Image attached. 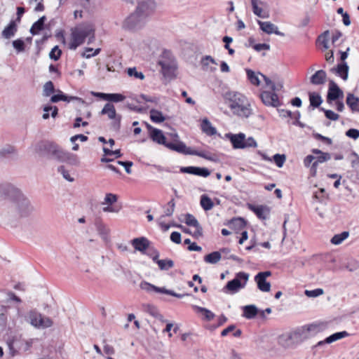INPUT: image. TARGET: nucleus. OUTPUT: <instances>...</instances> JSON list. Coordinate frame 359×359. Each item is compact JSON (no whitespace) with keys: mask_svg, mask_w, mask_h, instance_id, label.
I'll return each instance as SVG.
<instances>
[{"mask_svg":"<svg viewBox=\"0 0 359 359\" xmlns=\"http://www.w3.org/2000/svg\"><path fill=\"white\" fill-rule=\"evenodd\" d=\"M0 209L13 216L27 217L32 211L28 198L11 184L0 185Z\"/></svg>","mask_w":359,"mask_h":359,"instance_id":"obj_1","label":"nucleus"},{"mask_svg":"<svg viewBox=\"0 0 359 359\" xmlns=\"http://www.w3.org/2000/svg\"><path fill=\"white\" fill-rule=\"evenodd\" d=\"M225 100L232 113L241 118H248L252 114L250 104L247 97L237 91L225 93Z\"/></svg>","mask_w":359,"mask_h":359,"instance_id":"obj_2","label":"nucleus"},{"mask_svg":"<svg viewBox=\"0 0 359 359\" xmlns=\"http://www.w3.org/2000/svg\"><path fill=\"white\" fill-rule=\"evenodd\" d=\"M89 36L88 43L95 38V29L90 23L81 24L72 29L71 42L69 48L76 50L78 46L83 44L86 38Z\"/></svg>","mask_w":359,"mask_h":359,"instance_id":"obj_3","label":"nucleus"},{"mask_svg":"<svg viewBox=\"0 0 359 359\" xmlns=\"http://www.w3.org/2000/svg\"><path fill=\"white\" fill-rule=\"evenodd\" d=\"M309 330L305 329L283 334L278 338V344L284 348L294 347L307 337Z\"/></svg>","mask_w":359,"mask_h":359,"instance_id":"obj_4","label":"nucleus"},{"mask_svg":"<svg viewBox=\"0 0 359 359\" xmlns=\"http://www.w3.org/2000/svg\"><path fill=\"white\" fill-rule=\"evenodd\" d=\"M147 126L150 130V137L151 140L159 144H163L167 148L172 151H175L174 149L175 147H177L180 144H183L182 142L178 140L179 136L177 133L170 134L173 139V142H167L166 137L163 135L162 130L154 128L149 124H147Z\"/></svg>","mask_w":359,"mask_h":359,"instance_id":"obj_5","label":"nucleus"},{"mask_svg":"<svg viewBox=\"0 0 359 359\" xmlns=\"http://www.w3.org/2000/svg\"><path fill=\"white\" fill-rule=\"evenodd\" d=\"M226 137L231 141L233 147L236 149L257 147V143L252 137L246 138L245 135L243 133L238 134L227 133Z\"/></svg>","mask_w":359,"mask_h":359,"instance_id":"obj_6","label":"nucleus"},{"mask_svg":"<svg viewBox=\"0 0 359 359\" xmlns=\"http://www.w3.org/2000/svg\"><path fill=\"white\" fill-rule=\"evenodd\" d=\"M26 320L36 329H46L53 325V320L49 317L44 316L34 310L27 313Z\"/></svg>","mask_w":359,"mask_h":359,"instance_id":"obj_7","label":"nucleus"},{"mask_svg":"<svg viewBox=\"0 0 359 359\" xmlns=\"http://www.w3.org/2000/svg\"><path fill=\"white\" fill-rule=\"evenodd\" d=\"M164 76L172 78L175 76L177 63L173 56L169 52H164L158 62Z\"/></svg>","mask_w":359,"mask_h":359,"instance_id":"obj_8","label":"nucleus"},{"mask_svg":"<svg viewBox=\"0 0 359 359\" xmlns=\"http://www.w3.org/2000/svg\"><path fill=\"white\" fill-rule=\"evenodd\" d=\"M145 21L146 20L142 16L134 11L124 20L122 27L126 30L135 31L142 28L144 25Z\"/></svg>","mask_w":359,"mask_h":359,"instance_id":"obj_9","label":"nucleus"},{"mask_svg":"<svg viewBox=\"0 0 359 359\" xmlns=\"http://www.w3.org/2000/svg\"><path fill=\"white\" fill-rule=\"evenodd\" d=\"M249 279V274L245 272H239L236 277L229 281L225 287L228 291L235 293L240 289L243 288Z\"/></svg>","mask_w":359,"mask_h":359,"instance_id":"obj_10","label":"nucleus"},{"mask_svg":"<svg viewBox=\"0 0 359 359\" xmlns=\"http://www.w3.org/2000/svg\"><path fill=\"white\" fill-rule=\"evenodd\" d=\"M56 144L49 142H40L32 146V150L40 156L50 155L55 151Z\"/></svg>","mask_w":359,"mask_h":359,"instance_id":"obj_11","label":"nucleus"},{"mask_svg":"<svg viewBox=\"0 0 359 359\" xmlns=\"http://www.w3.org/2000/svg\"><path fill=\"white\" fill-rule=\"evenodd\" d=\"M156 8V4L153 0H143L139 1L135 12L142 16L144 20L150 15Z\"/></svg>","mask_w":359,"mask_h":359,"instance_id":"obj_12","label":"nucleus"},{"mask_svg":"<svg viewBox=\"0 0 359 359\" xmlns=\"http://www.w3.org/2000/svg\"><path fill=\"white\" fill-rule=\"evenodd\" d=\"M174 149H175V151L180 154L195 155L202 157L207 160L215 161V158L209 154L205 153L204 151H198L196 150H192L191 148L187 147L184 142L183 144H180L177 147H175Z\"/></svg>","mask_w":359,"mask_h":359,"instance_id":"obj_13","label":"nucleus"},{"mask_svg":"<svg viewBox=\"0 0 359 359\" xmlns=\"http://www.w3.org/2000/svg\"><path fill=\"white\" fill-rule=\"evenodd\" d=\"M140 287L146 291L150 292L154 290L156 292L163 293L166 294H169L177 298H182L186 294H177L172 290H167L165 287H158L155 285H153L147 282H142L140 283Z\"/></svg>","mask_w":359,"mask_h":359,"instance_id":"obj_14","label":"nucleus"},{"mask_svg":"<svg viewBox=\"0 0 359 359\" xmlns=\"http://www.w3.org/2000/svg\"><path fill=\"white\" fill-rule=\"evenodd\" d=\"M260 98L265 105L273 107H276L280 105L278 97L275 91L264 90L260 94Z\"/></svg>","mask_w":359,"mask_h":359,"instance_id":"obj_15","label":"nucleus"},{"mask_svg":"<svg viewBox=\"0 0 359 359\" xmlns=\"http://www.w3.org/2000/svg\"><path fill=\"white\" fill-rule=\"evenodd\" d=\"M101 114L107 115L109 119H116L114 126L116 129L120 127L121 116H116V112L114 106L111 103H107L101 111Z\"/></svg>","mask_w":359,"mask_h":359,"instance_id":"obj_16","label":"nucleus"},{"mask_svg":"<svg viewBox=\"0 0 359 359\" xmlns=\"http://www.w3.org/2000/svg\"><path fill=\"white\" fill-rule=\"evenodd\" d=\"M180 171L183 173L192 174L204 177H207L210 175V172L208 168L194 166L182 167Z\"/></svg>","mask_w":359,"mask_h":359,"instance_id":"obj_17","label":"nucleus"},{"mask_svg":"<svg viewBox=\"0 0 359 359\" xmlns=\"http://www.w3.org/2000/svg\"><path fill=\"white\" fill-rule=\"evenodd\" d=\"M343 96V92L338 87V86L333 81H330L329 90L327 95V100L328 102L336 100L340 97Z\"/></svg>","mask_w":359,"mask_h":359,"instance_id":"obj_18","label":"nucleus"},{"mask_svg":"<svg viewBox=\"0 0 359 359\" xmlns=\"http://www.w3.org/2000/svg\"><path fill=\"white\" fill-rule=\"evenodd\" d=\"M251 4L252 11L255 15L262 18H269V13L263 8V6L265 5L264 2L261 0H251Z\"/></svg>","mask_w":359,"mask_h":359,"instance_id":"obj_19","label":"nucleus"},{"mask_svg":"<svg viewBox=\"0 0 359 359\" xmlns=\"http://www.w3.org/2000/svg\"><path fill=\"white\" fill-rule=\"evenodd\" d=\"M258 24L260 27V29L268 34L274 33L279 36H284L283 32L278 31V27L271 22L258 21Z\"/></svg>","mask_w":359,"mask_h":359,"instance_id":"obj_20","label":"nucleus"},{"mask_svg":"<svg viewBox=\"0 0 359 359\" xmlns=\"http://www.w3.org/2000/svg\"><path fill=\"white\" fill-rule=\"evenodd\" d=\"M132 244L136 250L144 252L149 246V241L146 238L141 237L133 239Z\"/></svg>","mask_w":359,"mask_h":359,"instance_id":"obj_21","label":"nucleus"},{"mask_svg":"<svg viewBox=\"0 0 359 359\" xmlns=\"http://www.w3.org/2000/svg\"><path fill=\"white\" fill-rule=\"evenodd\" d=\"M175 201L173 199L170 200L168 204H167V208L165 210V213L163 215H162L160 218H159V224L161 226L162 228L164 229V230H168L169 228H170V226L169 225H166L163 222H161V219L163 218L164 217H170L171 216L173 212H174V210H175Z\"/></svg>","mask_w":359,"mask_h":359,"instance_id":"obj_22","label":"nucleus"},{"mask_svg":"<svg viewBox=\"0 0 359 359\" xmlns=\"http://www.w3.org/2000/svg\"><path fill=\"white\" fill-rule=\"evenodd\" d=\"M326 72L322 69L317 71L311 77V83L313 85H323L326 82Z\"/></svg>","mask_w":359,"mask_h":359,"instance_id":"obj_23","label":"nucleus"},{"mask_svg":"<svg viewBox=\"0 0 359 359\" xmlns=\"http://www.w3.org/2000/svg\"><path fill=\"white\" fill-rule=\"evenodd\" d=\"M17 32V25L15 21L12 20L10 22L8 26H6L2 31L1 35L4 39H11L13 36Z\"/></svg>","mask_w":359,"mask_h":359,"instance_id":"obj_24","label":"nucleus"},{"mask_svg":"<svg viewBox=\"0 0 359 359\" xmlns=\"http://www.w3.org/2000/svg\"><path fill=\"white\" fill-rule=\"evenodd\" d=\"M331 71L338 74L344 80H346L348 78V67L346 63L339 64L336 68H332Z\"/></svg>","mask_w":359,"mask_h":359,"instance_id":"obj_25","label":"nucleus"},{"mask_svg":"<svg viewBox=\"0 0 359 359\" xmlns=\"http://www.w3.org/2000/svg\"><path fill=\"white\" fill-rule=\"evenodd\" d=\"M249 207L250 209L252 210L259 219H265L269 215L267 208L264 206H254L250 205Z\"/></svg>","mask_w":359,"mask_h":359,"instance_id":"obj_26","label":"nucleus"},{"mask_svg":"<svg viewBox=\"0 0 359 359\" xmlns=\"http://www.w3.org/2000/svg\"><path fill=\"white\" fill-rule=\"evenodd\" d=\"M255 280L257 284V287L259 290L264 292H268L271 290V283L267 282L266 279L255 276Z\"/></svg>","mask_w":359,"mask_h":359,"instance_id":"obj_27","label":"nucleus"},{"mask_svg":"<svg viewBox=\"0 0 359 359\" xmlns=\"http://www.w3.org/2000/svg\"><path fill=\"white\" fill-rule=\"evenodd\" d=\"M201 130L208 135H213L217 133L215 128L212 126L211 123L207 118H204L202 121Z\"/></svg>","mask_w":359,"mask_h":359,"instance_id":"obj_28","label":"nucleus"},{"mask_svg":"<svg viewBox=\"0 0 359 359\" xmlns=\"http://www.w3.org/2000/svg\"><path fill=\"white\" fill-rule=\"evenodd\" d=\"M70 154L64 151L57 144L55 146V151L53 153L52 156L60 161H65L70 157Z\"/></svg>","mask_w":359,"mask_h":359,"instance_id":"obj_29","label":"nucleus"},{"mask_svg":"<svg viewBox=\"0 0 359 359\" xmlns=\"http://www.w3.org/2000/svg\"><path fill=\"white\" fill-rule=\"evenodd\" d=\"M346 104L353 111H359V98L353 94H348L346 97Z\"/></svg>","mask_w":359,"mask_h":359,"instance_id":"obj_30","label":"nucleus"},{"mask_svg":"<svg viewBox=\"0 0 359 359\" xmlns=\"http://www.w3.org/2000/svg\"><path fill=\"white\" fill-rule=\"evenodd\" d=\"M243 316L248 319L253 318L258 313V309L255 305H248L243 307Z\"/></svg>","mask_w":359,"mask_h":359,"instance_id":"obj_31","label":"nucleus"},{"mask_svg":"<svg viewBox=\"0 0 359 359\" xmlns=\"http://www.w3.org/2000/svg\"><path fill=\"white\" fill-rule=\"evenodd\" d=\"M221 258V252L215 251L205 256L204 261L206 263L215 264L219 262Z\"/></svg>","mask_w":359,"mask_h":359,"instance_id":"obj_32","label":"nucleus"},{"mask_svg":"<svg viewBox=\"0 0 359 359\" xmlns=\"http://www.w3.org/2000/svg\"><path fill=\"white\" fill-rule=\"evenodd\" d=\"M46 17L42 16L36 22H35L30 29V33L32 35H36L38 32L43 29L44 22Z\"/></svg>","mask_w":359,"mask_h":359,"instance_id":"obj_33","label":"nucleus"},{"mask_svg":"<svg viewBox=\"0 0 359 359\" xmlns=\"http://www.w3.org/2000/svg\"><path fill=\"white\" fill-rule=\"evenodd\" d=\"M201 207L205 210H211L213 206L214 203L212 201L211 198H209L206 195H202L201 197V201H200Z\"/></svg>","mask_w":359,"mask_h":359,"instance_id":"obj_34","label":"nucleus"},{"mask_svg":"<svg viewBox=\"0 0 359 359\" xmlns=\"http://www.w3.org/2000/svg\"><path fill=\"white\" fill-rule=\"evenodd\" d=\"M330 158H331V156L329 153L322 152L321 154H320V156H318L317 157L316 161L313 163L312 168H311L312 170H313V172H316V168H317L318 163L325 162V161L330 160Z\"/></svg>","mask_w":359,"mask_h":359,"instance_id":"obj_35","label":"nucleus"},{"mask_svg":"<svg viewBox=\"0 0 359 359\" xmlns=\"http://www.w3.org/2000/svg\"><path fill=\"white\" fill-rule=\"evenodd\" d=\"M248 79L250 81V83L255 86H259L260 84V79L259 78V75H260V73H255L251 69H247L246 70Z\"/></svg>","mask_w":359,"mask_h":359,"instance_id":"obj_36","label":"nucleus"},{"mask_svg":"<svg viewBox=\"0 0 359 359\" xmlns=\"http://www.w3.org/2000/svg\"><path fill=\"white\" fill-rule=\"evenodd\" d=\"M150 118L154 123H162L165 120L163 114L156 109H151L150 111Z\"/></svg>","mask_w":359,"mask_h":359,"instance_id":"obj_37","label":"nucleus"},{"mask_svg":"<svg viewBox=\"0 0 359 359\" xmlns=\"http://www.w3.org/2000/svg\"><path fill=\"white\" fill-rule=\"evenodd\" d=\"M348 236V231H343L341 233L334 235L331 239V243L334 245H339L346 240Z\"/></svg>","mask_w":359,"mask_h":359,"instance_id":"obj_38","label":"nucleus"},{"mask_svg":"<svg viewBox=\"0 0 359 359\" xmlns=\"http://www.w3.org/2000/svg\"><path fill=\"white\" fill-rule=\"evenodd\" d=\"M194 308L197 312L203 313L204 315L205 320L208 321L212 320L215 317V314L205 308L198 306H194Z\"/></svg>","mask_w":359,"mask_h":359,"instance_id":"obj_39","label":"nucleus"},{"mask_svg":"<svg viewBox=\"0 0 359 359\" xmlns=\"http://www.w3.org/2000/svg\"><path fill=\"white\" fill-rule=\"evenodd\" d=\"M309 101L311 106L313 107H318L321 104L323 100L319 94L316 93H310Z\"/></svg>","mask_w":359,"mask_h":359,"instance_id":"obj_40","label":"nucleus"},{"mask_svg":"<svg viewBox=\"0 0 359 359\" xmlns=\"http://www.w3.org/2000/svg\"><path fill=\"white\" fill-rule=\"evenodd\" d=\"M55 90L54 88L53 83L50 81H47L43 86V95L45 97H49L52 93H55Z\"/></svg>","mask_w":359,"mask_h":359,"instance_id":"obj_41","label":"nucleus"},{"mask_svg":"<svg viewBox=\"0 0 359 359\" xmlns=\"http://www.w3.org/2000/svg\"><path fill=\"white\" fill-rule=\"evenodd\" d=\"M157 264L161 270H168L169 269L173 267L174 262L171 259H161L157 261Z\"/></svg>","mask_w":359,"mask_h":359,"instance_id":"obj_42","label":"nucleus"},{"mask_svg":"<svg viewBox=\"0 0 359 359\" xmlns=\"http://www.w3.org/2000/svg\"><path fill=\"white\" fill-rule=\"evenodd\" d=\"M348 334L346 332V331H344V332H336L332 335H330V337H328L326 339H325V341L326 343H332L337 340H339L341 338H344L346 336H348Z\"/></svg>","mask_w":359,"mask_h":359,"instance_id":"obj_43","label":"nucleus"},{"mask_svg":"<svg viewBox=\"0 0 359 359\" xmlns=\"http://www.w3.org/2000/svg\"><path fill=\"white\" fill-rule=\"evenodd\" d=\"M260 76L264 79L266 88H269L271 91H276L279 90V88L269 78L264 74H260Z\"/></svg>","mask_w":359,"mask_h":359,"instance_id":"obj_44","label":"nucleus"},{"mask_svg":"<svg viewBox=\"0 0 359 359\" xmlns=\"http://www.w3.org/2000/svg\"><path fill=\"white\" fill-rule=\"evenodd\" d=\"M15 154V148L11 145H6L0 150V156L8 157Z\"/></svg>","mask_w":359,"mask_h":359,"instance_id":"obj_45","label":"nucleus"},{"mask_svg":"<svg viewBox=\"0 0 359 359\" xmlns=\"http://www.w3.org/2000/svg\"><path fill=\"white\" fill-rule=\"evenodd\" d=\"M12 44L13 48L17 50L18 53L23 52L25 49V41L21 39L14 40L12 42Z\"/></svg>","mask_w":359,"mask_h":359,"instance_id":"obj_46","label":"nucleus"},{"mask_svg":"<svg viewBox=\"0 0 359 359\" xmlns=\"http://www.w3.org/2000/svg\"><path fill=\"white\" fill-rule=\"evenodd\" d=\"M127 73L128 76H133L140 80H143L144 79V75L143 74V73L142 72H138L136 67L128 68L127 69Z\"/></svg>","mask_w":359,"mask_h":359,"instance_id":"obj_47","label":"nucleus"},{"mask_svg":"<svg viewBox=\"0 0 359 359\" xmlns=\"http://www.w3.org/2000/svg\"><path fill=\"white\" fill-rule=\"evenodd\" d=\"M126 97L119 93H108L107 100L110 102H118L124 100Z\"/></svg>","mask_w":359,"mask_h":359,"instance_id":"obj_48","label":"nucleus"},{"mask_svg":"<svg viewBox=\"0 0 359 359\" xmlns=\"http://www.w3.org/2000/svg\"><path fill=\"white\" fill-rule=\"evenodd\" d=\"M118 200V197L116 195L114 194H111V193H109V194H107L105 195V197H104V201L102 203V205H112L114 203H115Z\"/></svg>","mask_w":359,"mask_h":359,"instance_id":"obj_49","label":"nucleus"},{"mask_svg":"<svg viewBox=\"0 0 359 359\" xmlns=\"http://www.w3.org/2000/svg\"><path fill=\"white\" fill-rule=\"evenodd\" d=\"M273 160L278 168H282L286 160V156L285 154H276L273 156Z\"/></svg>","mask_w":359,"mask_h":359,"instance_id":"obj_50","label":"nucleus"},{"mask_svg":"<svg viewBox=\"0 0 359 359\" xmlns=\"http://www.w3.org/2000/svg\"><path fill=\"white\" fill-rule=\"evenodd\" d=\"M304 294L308 297H317L323 294L324 290L321 288H318L313 290H306Z\"/></svg>","mask_w":359,"mask_h":359,"instance_id":"obj_51","label":"nucleus"},{"mask_svg":"<svg viewBox=\"0 0 359 359\" xmlns=\"http://www.w3.org/2000/svg\"><path fill=\"white\" fill-rule=\"evenodd\" d=\"M100 48H97L93 51L91 48H86L84 53H82V57L86 58H90L93 56L97 55L100 52Z\"/></svg>","mask_w":359,"mask_h":359,"instance_id":"obj_52","label":"nucleus"},{"mask_svg":"<svg viewBox=\"0 0 359 359\" xmlns=\"http://www.w3.org/2000/svg\"><path fill=\"white\" fill-rule=\"evenodd\" d=\"M185 222L188 226H196L199 225L198 220L195 218L194 216L190 214H187L185 216Z\"/></svg>","mask_w":359,"mask_h":359,"instance_id":"obj_53","label":"nucleus"},{"mask_svg":"<svg viewBox=\"0 0 359 359\" xmlns=\"http://www.w3.org/2000/svg\"><path fill=\"white\" fill-rule=\"evenodd\" d=\"M61 50L59 49L57 46H55L54 48H52L51 51L49 53V57L50 59H53L54 60H57L60 55H61Z\"/></svg>","mask_w":359,"mask_h":359,"instance_id":"obj_54","label":"nucleus"},{"mask_svg":"<svg viewBox=\"0 0 359 359\" xmlns=\"http://www.w3.org/2000/svg\"><path fill=\"white\" fill-rule=\"evenodd\" d=\"M57 92L59 93L58 94L53 95L50 97V102H51L55 103V102H59L60 100H62V101L67 100V95H64L62 93V92L60 91V90H57Z\"/></svg>","mask_w":359,"mask_h":359,"instance_id":"obj_55","label":"nucleus"},{"mask_svg":"<svg viewBox=\"0 0 359 359\" xmlns=\"http://www.w3.org/2000/svg\"><path fill=\"white\" fill-rule=\"evenodd\" d=\"M57 171H58V172H60L62 175L63 177L66 180L71 182L74 180V179L70 176V175L69 174V172L65 170L64 166L62 165V166L58 167Z\"/></svg>","mask_w":359,"mask_h":359,"instance_id":"obj_56","label":"nucleus"},{"mask_svg":"<svg viewBox=\"0 0 359 359\" xmlns=\"http://www.w3.org/2000/svg\"><path fill=\"white\" fill-rule=\"evenodd\" d=\"M351 166L357 173V178L359 180V156L354 154V158L351 160Z\"/></svg>","mask_w":359,"mask_h":359,"instance_id":"obj_57","label":"nucleus"},{"mask_svg":"<svg viewBox=\"0 0 359 359\" xmlns=\"http://www.w3.org/2000/svg\"><path fill=\"white\" fill-rule=\"evenodd\" d=\"M321 110L325 112V116L328 119H330L332 121H337V120H338V118L339 117V116L337 114L334 113L332 110H325L323 108L321 109Z\"/></svg>","mask_w":359,"mask_h":359,"instance_id":"obj_58","label":"nucleus"},{"mask_svg":"<svg viewBox=\"0 0 359 359\" xmlns=\"http://www.w3.org/2000/svg\"><path fill=\"white\" fill-rule=\"evenodd\" d=\"M329 34V31H325L323 34H321L318 37V40L320 41L321 43L323 45L325 49H328V40L327 39V36Z\"/></svg>","mask_w":359,"mask_h":359,"instance_id":"obj_59","label":"nucleus"},{"mask_svg":"<svg viewBox=\"0 0 359 359\" xmlns=\"http://www.w3.org/2000/svg\"><path fill=\"white\" fill-rule=\"evenodd\" d=\"M117 163L123 166V168H125V170H126V172L128 173V174H130L132 172V170H131V167L133 165V162L131 161H117Z\"/></svg>","mask_w":359,"mask_h":359,"instance_id":"obj_60","label":"nucleus"},{"mask_svg":"<svg viewBox=\"0 0 359 359\" xmlns=\"http://www.w3.org/2000/svg\"><path fill=\"white\" fill-rule=\"evenodd\" d=\"M346 135L353 140H356L359 137V130L357 129L351 128L346 131Z\"/></svg>","mask_w":359,"mask_h":359,"instance_id":"obj_61","label":"nucleus"},{"mask_svg":"<svg viewBox=\"0 0 359 359\" xmlns=\"http://www.w3.org/2000/svg\"><path fill=\"white\" fill-rule=\"evenodd\" d=\"M170 240L177 244L181 243V234L179 232L174 231L170 235Z\"/></svg>","mask_w":359,"mask_h":359,"instance_id":"obj_62","label":"nucleus"},{"mask_svg":"<svg viewBox=\"0 0 359 359\" xmlns=\"http://www.w3.org/2000/svg\"><path fill=\"white\" fill-rule=\"evenodd\" d=\"M253 48L255 50L259 52L263 50H269L270 46L266 43H258L253 46Z\"/></svg>","mask_w":359,"mask_h":359,"instance_id":"obj_63","label":"nucleus"},{"mask_svg":"<svg viewBox=\"0 0 359 359\" xmlns=\"http://www.w3.org/2000/svg\"><path fill=\"white\" fill-rule=\"evenodd\" d=\"M195 228H196V229L193 233H191V235L196 238L202 236V235H203L202 226L199 224V225L195 226Z\"/></svg>","mask_w":359,"mask_h":359,"instance_id":"obj_64","label":"nucleus"}]
</instances>
